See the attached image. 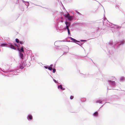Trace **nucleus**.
Returning a JSON list of instances; mask_svg holds the SVG:
<instances>
[{"label": "nucleus", "mask_w": 125, "mask_h": 125, "mask_svg": "<svg viewBox=\"0 0 125 125\" xmlns=\"http://www.w3.org/2000/svg\"><path fill=\"white\" fill-rule=\"evenodd\" d=\"M10 48H11L13 49H14V50L16 49V48L14 47V46L12 45L11 44L10 45Z\"/></svg>", "instance_id": "5"}, {"label": "nucleus", "mask_w": 125, "mask_h": 125, "mask_svg": "<svg viewBox=\"0 0 125 125\" xmlns=\"http://www.w3.org/2000/svg\"><path fill=\"white\" fill-rule=\"evenodd\" d=\"M69 26H66V28L67 30L69 29Z\"/></svg>", "instance_id": "19"}, {"label": "nucleus", "mask_w": 125, "mask_h": 125, "mask_svg": "<svg viewBox=\"0 0 125 125\" xmlns=\"http://www.w3.org/2000/svg\"><path fill=\"white\" fill-rule=\"evenodd\" d=\"M28 119L31 120L32 118V117L31 115H30L28 116Z\"/></svg>", "instance_id": "6"}, {"label": "nucleus", "mask_w": 125, "mask_h": 125, "mask_svg": "<svg viewBox=\"0 0 125 125\" xmlns=\"http://www.w3.org/2000/svg\"><path fill=\"white\" fill-rule=\"evenodd\" d=\"M15 41L17 43H18L19 42V40L18 39H15Z\"/></svg>", "instance_id": "13"}, {"label": "nucleus", "mask_w": 125, "mask_h": 125, "mask_svg": "<svg viewBox=\"0 0 125 125\" xmlns=\"http://www.w3.org/2000/svg\"><path fill=\"white\" fill-rule=\"evenodd\" d=\"M19 42H20V43L21 44H23L24 42H23L22 41H20Z\"/></svg>", "instance_id": "17"}, {"label": "nucleus", "mask_w": 125, "mask_h": 125, "mask_svg": "<svg viewBox=\"0 0 125 125\" xmlns=\"http://www.w3.org/2000/svg\"><path fill=\"white\" fill-rule=\"evenodd\" d=\"M19 51L20 52H24V51L23 49V48L22 46L21 47V49Z\"/></svg>", "instance_id": "11"}, {"label": "nucleus", "mask_w": 125, "mask_h": 125, "mask_svg": "<svg viewBox=\"0 0 125 125\" xmlns=\"http://www.w3.org/2000/svg\"><path fill=\"white\" fill-rule=\"evenodd\" d=\"M52 65H51V66L49 67L48 68V69L50 70H52Z\"/></svg>", "instance_id": "10"}, {"label": "nucleus", "mask_w": 125, "mask_h": 125, "mask_svg": "<svg viewBox=\"0 0 125 125\" xmlns=\"http://www.w3.org/2000/svg\"><path fill=\"white\" fill-rule=\"evenodd\" d=\"M54 81L56 83V80H54Z\"/></svg>", "instance_id": "22"}, {"label": "nucleus", "mask_w": 125, "mask_h": 125, "mask_svg": "<svg viewBox=\"0 0 125 125\" xmlns=\"http://www.w3.org/2000/svg\"><path fill=\"white\" fill-rule=\"evenodd\" d=\"M6 45V44H1V46H4L5 45Z\"/></svg>", "instance_id": "14"}, {"label": "nucleus", "mask_w": 125, "mask_h": 125, "mask_svg": "<svg viewBox=\"0 0 125 125\" xmlns=\"http://www.w3.org/2000/svg\"><path fill=\"white\" fill-rule=\"evenodd\" d=\"M23 68V66H20V69H22Z\"/></svg>", "instance_id": "20"}, {"label": "nucleus", "mask_w": 125, "mask_h": 125, "mask_svg": "<svg viewBox=\"0 0 125 125\" xmlns=\"http://www.w3.org/2000/svg\"><path fill=\"white\" fill-rule=\"evenodd\" d=\"M44 67L46 69H47V68H48V67L47 66H44Z\"/></svg>", "instance_id": "21"}, {"label": "nucleus", "mask_w": 125, "mask_h": 125, "mask_svg": "<svg viewBox=\"0 0 125 125\" xmlns=\"http://www.w3.org/2000/svg\"><path fill=\"white\" fill-rule=\"evenodd\" d=\"M67 30H68V34H70V33L69 29H68Z\"/></svg>", "instance_id": "18"}, {"label": "nucleus", "mask_w": 125, "mask_h": 125, "mask_svg": "<svg viewBox=\"0 0 125 125\" xmlns=\"http://www.w3.org/2000/svg\"><path fill=\"white\" fill-rule=\"evenodd\" d=\"M56 70L55 69H53V73H55V72H56Z\"/></svg>", "instance_id": "15"}, {"label": "nucleus", "mask_w": 125, "mask_h": 125, "mask_svg": "<svg viewBox=\"0 0 125 125\" xmlns=\"http://www.w3.org/2000/svg\"><path fill=\"white\" fill-rule=\"evenodd\" d=\"M65 23L66 25V26H70V24L68 22L66 21L65 22Z\"/></svg>", "instance_id": "8"}, {"label": "nucleus", "mask_w": 125, "mask_h": 125, "mask_svg": "<svg viewBox=\"0 0 125 125\" xmlns=\"http://www.w3.org/2000/svg\"><path fill=\"white\" fill-rule=\"evenodd\" d=\"M73 97H73V96L71 95L70 96V99H72L73 98Z\"/></svg>", "instance_id": "16"}, {"label": "nucleus", "mask_w": 125, "mask_h": 125, "mask_svg": "<svg viewBox=\"0 0 125 125\" xmlns=\"http://www.w3.org/2000/svg\"><path fill=\"white\" fill-rule=\"evenodd\" d=\"M20 57L22 59H23L24 58L23 55L21 53H20Z\"/></svg>", "instance_id": "7"}, {"label": "nucleus", "mask_w": 125, "mask_h": 125, "mask_svg": "<svg viewBox=\"0 0 125 125\" xmlns=\"http://www.w3.org/2000/svg\"><path fill=\"white\" fill-rule=\"evenodd\" d=\"M71 40L72 41L74 42H79V41H77L76 40H75V39L73 38H71Z\"/></svg>", "instance_id": "3"}, {"label": "nucleus", "mask_w": 125, "mask_h": 125, "mask_svg": "<svg viewBox=\"0 0 125 125\" xmlns=\"http://www.w3.org/2000/svg\"><path fill=\"white\" fill-rule=\"evenodd\" d=\"M65 17L68 18V19L69 20H71L73 19V18L72 16H70L69 13H68L67 14Z\"/></svg>", "instance_id": "1"}, {"label": "nucleus", "mask_w": 125, "mask_h": 125, "mask_svg": "<svg viewBox=\"0 0 125 125\" xmlns=\"http://www.w3.org/2000/svg\"><path fill=\"white\" fill-rule=\"evenodd\" d=\"M60 88L62 90H64L65 89L62 87V86L61 85H60L58 86V88Z\"/></svg>", "instance_id": "4"}, {"label": "nucleus", "mask_w": 125, "mask_h": 125, "mask_svg": "<svg viewBox=\"0 0 125 125\" xmlns=\"http://www.w3.org/2000/svg\"><path fill=\"white\" fill-rule=\"evenodd\" d=\"M108 81L110 82V83H111V84L113 85H115V81H112L110 80H108Z\"/></svg>", "instance_id": "2"}, {"label": "nucleus", "mask_w": 125, "mask_h": 125, "mask_svg": "<svg viewBox=\"0 0 125 125\" xmlns=\"http://www.w3.org/2000/svg\"><path fill=\"white\" fill-rule=\"evenodd\" d=\"M125 78L124 77H122L120 78V80L121 81H123L125 80Z\"/></svg>", "instance_id": "12"}, {"label": "nucleus", "mask_w": 125, "mask_h": 125, "mask_svg": "<svg viewBox=\"0 0 125 125\" xmlns=\"http://www.w3.org/2000/svg\"><path fill=\"white\" fill-rule=\"evenodd\" d=\"M98 115V113L97 112H95L93 114V115L94 116H97Z\"/></svg>", "instance_id": "9"}]
</instances>
